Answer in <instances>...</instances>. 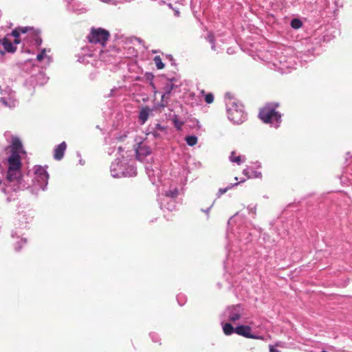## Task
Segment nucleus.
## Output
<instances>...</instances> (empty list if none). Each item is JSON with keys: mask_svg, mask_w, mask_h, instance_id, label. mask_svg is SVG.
Listing matches in <instances>:
<instances>
[{"mask_svg": "<svg viewBox=\"0 0 352 352\" xmlns=\"http://www.w3.org/2000/svg\"><path fill=\"white\" fill-rule=\"evenodd\" d=\"M235 152L232 151L231 153V155L230 156V160L232 162L236 163L237 164H241L242 162H244L245 161V156H234Z\"/></svg>", "mask_w": 352, "mask_h": 352, "instance_id": "4be33fe9", "label": "nucleus"}, {"mask_svg": "<svg viewBox=\"0 0 352 352\" xmlns=\"http://www.w3.org/2000/svg\"><path fill=\"white\" fill-rule=\"evenodd\" d=\"M147 75H148V77H147V78H148V79H151L150 85H151V86L152 87V88H153V92H154V93H156V90H155V89H156V88H155V86L154 83H153V81H152V79H153V76L151 74H148Z\"/></svg>", "mask_w": 352, "mask_h": 352, "instance_id": "72a5a7b5", "label": "nucleus"}, {"mask_svg": "<svg viewBox=\"0 0 352 352\" xmlns=\"http://www.w3.org/2000/svg\"><path fill=\"white\" fill-rule=\"evenodd\" d=\"M256 167H258V168H260V167H261V164H260L259 162H257L256 163Z\"/></svg>", "mask_w": 352, "mask_h": 352, "instance_id": "37998d69", "label": "nucleus"}, {"mask_svg": "<svg viewBox=\"0 0 352 352\" xmlns=\"http://www.w3.org/2000/svg\"><path fill=\"white\" fill-rule=\"evenodd\" d=\"M150 336L153 342H157L158 336L155 333H150Z\"/></svg>", "mask_w": 352, "mask_h": 352, "instance_id": "58836bf2", "label": "nucleus"}, {"mask_svg": "<svg viewBox=\"0 0 352 352\" xmlns=\"http://www.w3.org/2000/svg\"><path fill=\"white\" fill-rule=\"evenodd\" d=\"M102 1L103 2H106V1H107V0H102Z\"/></svg>", "mask_w": 352, "mask_h": 352, "instance_id": "864d4df0", "label": "nucleus"}, {"mask_svg": "<svg viewBox=\"0 0 352 352\" xmlns=\"http://www.w3.org/2000/svg\"><path fill=\"white\" fill-rule=\"evenodd\" d=\"M28 177L32 178L33 186L43 190H45L49 179V175L45 168L40 165L34 166L32 171L28 172L27 177Z\"/></svg>", "mask_w": 352, "mask_h": 352, "instance_id": "39448f33", "label": "nucleus"}, {"mask_svg": "<svg viewBox=\"0 0 352 352\" xmlns=\"http://www.w3.org/2000/svg\"><path fill=\"white\" fill-rule=\"evenodd\" d=\"M347 155L349 156V157H351L349 153H347Z\"/></svg>", "mask_w": 352, "mask_h": 352, "instance_id": "09e8293b", "label": "nucleus"}, {"mask_svg": "<svg viewBox=\"0 0 352 352\" xmlns=\"http://www.w3.org/2000/svg\"><path fill=\"white\" fill-rule=\"evenodd\" d=\"M6 151L10 153L7 158L8 170L6 178V183L2 186L0 181L1 190L5 194L11 191L29 188L30 185L22 177L21 174V154H25L22 142L16 136H12L10 144L6 148Z\"/></svg>", "mask_w": 352, "mask_h": 352, "instance_id": "f257e3e1", "label": "nucleus"}, {"mask_svg": "<svg viewBox=\"0 0 352 352\" xmlns=\"http://www.w3.org/2000/svg\"><path fill=\"white\" fill-rule=\"evenodd\" d=\"M153 60L156 65V67L158 69H162L164 67V64L162 63V60L160 56H155L153 58Z\"/></svg>", "mask_w": 352, "mask_h": 352, "instance_id": "bb28decb", "label": "nucleus"}, {"mask_svg": "<svg viewBox=\"0 0 352 352\" xmlns=\"http://www.w3.org/2000/svg\"><path fill=\"white\" fill-rule=\"evenodd\" d=\"M14 234H16V232H14H14H12V237H14Z\"/></svg>", "mask_w": 352, "mask_h": 352, "instance_id": "de8ad7c7", "label": "nucleus"}, {"mask_svg": "<svg viewBox=\"0 0 352 352\" xmlns=\"http://www.w3.org/2000/svg\"><path fill=\"white\" fill-rule=\"evenodd\" d=\"M261 177V173L256 171V170H252L251 171V175H248V178H259Z\"/></svg>", "mask_w": 352, "mask_h": 352, "instance_id": "2f4dec72", "label": "nucleus"}, {"mask_svg": "<svg viewBox=\"0 0 352 352\" xmlns=\"http://www.w3.org/2000/svg\"><path fill=\"white\" fill-rule=\"evenodd\" d=\"M212 205H213V204H212L210 206V207H209L207 210H203V211H204V212H206V213H208V212H209V210H210V208L212 206Z\"/></svg>", "mask_w": 352, "mask_h": 352, "instance_id": "a19ab883", "label": "nucleus"}, {"mask_svg": "<svg viewBox=\"0 0 352 352\" xmlns=\"http://www.w3.org/2000/svg\"><path fill=\"white\" fill-rule=\"evenodd\" d=\"M67 148V144L65 142H63L56 146L54 148V157L56 160H60L63 159L65 150Z\"/></svg>", "mask_w": 352, "mask_h": 352, "instance_id": "f3484780", "label": "nucleus"}, {"mask_svg": "<svg viewBox=\"0 0 352 352\" xmlns=\"http://www.w3.org/2000/svg\"><path fill=\"white\" fill-rule=\"evenodd\" d=\"M226 107L228 118L231 122L239 124L245 120L246 113L241 103L230 98L226 101Z\"/></svg>", "mask_w": 352, "mask_h": 352, "instance_id": "7ed1b4c3", "label": "nucleus"}, {"mask_svg": "<svg viewBox=\"0 0 352 352\" xmlns=\"http://www.w3.org/2000/svg\"><path fill=\"white\" fill-rule=\"evenodd\" d=\"M159 201L160 208L162 210L166 209L168 211H173L176 208V202L173 199H166V198H162V197L160 196Z\"/></svg>", "mask_w": 352, "mask_h": 352, "instance_id": "2eb2a0df", "label": "nucleus"}, {"mask_svg": "<svg viewBox=\"0 0 352 352\" xmlns=\"http://www.w3.org/2000/svg\"><path fill=\"white\" fill-rule=\"evenodd\" d=\"M0 94L1 95L0 104L10 109L14 108L18 105L19 102L16 98L15 92L9 87L2 89L0 86Z\"/></svg>", "mask_w": 352, "mask_h": 352, "instance_id": "1a4fd4ad", "label": "nucleus"}, {"mask_svg": "<svg viewBox=\"0 0 352 352\" xmlns=\"http://www.w3.org/2000/svg\"><path fill=\"white\" fill-rule=\"evenodd\" d=\"M228 53H229V54L232 53V50H230V49H228Z\"/></svg>", "mask_w": 352, "mask_h": 352, "instance_id": "a18cd8bd", "label": "nucleus"}, {"mask_svg": "<svg viewBox=\"0 0 352 352\" xmlns=\"http://www.w3.org/2000/svg\"><path fill=\"white\" fill-rule=\"evenodd\" d=\"M46 52H47V50L45 48L41 50V52L36 56V59H37V60L41 61L45 58L47 60V64H49L52 61V60H51L50 56L46 55Z\"/></svg>", "mask_w": 352, "mask_h": 352, "instance_id": "5701e85b", "label": "nucleus"}, {"mask_svg": "<svg viewBox=\"0 0 352 352\" xmlns=\"http://www.w3.org/2000/svg\"><path fill=\"white\" fill-rule=\"evenodd\" d=\"M235 333L239 336L247 338L258 339L261 336H256L252 334V329L247 325H239L235 328Z\"/></svg>", "mask_w": 352, "mask_h": 352, "instance_id": "f8f14e48", "label": "nucleus"}, {"mask_svg": "<svg viewBox=\"0 0 352 352\" xmlns=\"http://www.w3.org/2000/svg\"><path fill=\"white\" fill-rule=\"evenodd\" d=\"M248 210H250V212H252V214H255V213H256V208L255 207H248Z\"/></svg>", "mask_w": 352, "mask_h": 352, "instance_id": "ea45409f", "label": "nucleus"}, {"mask_svg": "<svg viewBox=\"0 0 352 352\" xmlns=\"http://www.w3.org/2000/svg\"><path fill=\"white\" fill-rule=\"evenodd\" d=\"M79 163H80L81 165H84L85 162H84L82 159H80V160H79Z\"/></svg>", "mask_w": 352, "mask_h": 352, "instance_id": "79ce46f5", "label": "nucleus"}, {"mask_svg": "<svg viewBox=\"0 0 352 352\" xmlns=\"http://www.w3.org/2000/svg\"><path fill=\"white\" fill-rule=\"evenodd\" d=\"M239 183H235L234 184H230L224 188H220L217 192V197H219L223 194L226 193L229 189L232 188L233 186L238 185Z\"/></svg>", "mask_w": 352, "mask_h": 352, "instance_id": "c85d7f7f", "label": "nucleus"}, {"mask_svg": "<svg viewBox=\"0 0 352 352\" xmlns=\"http://www.w3.org/2000/svg\"><path fill=\"white\" fill-rule=\"evenodd\" d=\"M228 53H229V54L232 53V50H230V49H228Z\"/></svg>", "mask_w": 352, "mask_h": 352, "instance_id": "49530a36", "label": "nucleus"}, {"mask_svg": "<svg viewBox=\"0 0 352 352\" xmlns=\"http://www.w3.org/2000/svg\"><path fill=\"white\" fill-rule=\"evenodd\" d=\"M178 195V190L177 188H170L168 190L164 191V193L162 194V198H166V199H175Z\"/></svg>", "mask_w": 352, "mask_h": 352, "instance_id": "412c9836", "label": "nucleus"}, {"mask_svg": "<svg viewBox=\"0 0 352 352\" xmlns=\"http://www.w3.org/2000/svg\"><path fill=\"white\" fill-rule=\"evenodd\" d=\"M151 148L144 142L138 143L135 148L136 157L142 162H144L146 158L151 156Z\"/></svg>", "mask_w": 352, "mask_h": 352, "instance_id": "9d476101", "label": "nucleus"}, {"mask_svg": "<svg viewBox=\"0 0 352 352\" xmlns=\"http://www.w3.org/2000/svg\"><path fill=\"white\" fill-rule=\"evenodd\" d=\"M302 25V23L300 20L298 19H294L291 21V26L294 29H298L301 28Z\"/></svg>", "mask_w": 352, "mask_h": 352, "instance_id": "cd10ccee", "label": "nucleus"}, {"mask_svg": "<svg viewBox=\"0 0 352 352\" xmlns=\"http://www.w3.org/2000/svg\"><path fill=\"white\" fill-rule=\"evenodd\" d=\"M179 11H178V10L175 11V14L176 16H179Z\"/></svg>", "mask_w": 352, "mask_h": 352, "instance_id": "c03bdc74", "label": "nucleus"}, {"mask_svg": "<svg viewBox=\"0 0 352 352\" xmlns=\"http://www.w3.org/2000/svg\"><path fill=\"white\" fill-rule=\"evenodd\" d=\"M292 56H287L283 52L277 53L269 62V67L272 69H278L282 73L286 72V69L292 67Z\"/></svg>", "mask_w": 352, "mask_h": 352, "instance_id": "423d86ee", "label": "nucleus"}, {"mask_svg": "<svg viewBox=\"0 0 352 352\" xmlns=\"http://www.w3.org/2000/svg\"><path fill=\"white\" fill-rule=\"evenodd\" d=\"M123 151L121 146L118 148V153L121 155L122 159L117 157L110 166V172L113 177H134L137 175L136 168L133 164V162H131V160H129L122 155Z\"/></svg>", "mask_w": 352, "mask_h": 352, "instance_id": "f03ea898", "label": "nucleus"}, {"mask_svg": "<svg viewBox=\"0 0 352 352\" xmlns=\"http://www.w3.org/2000/svg\"><path fill=\"white\" fill-rule=\"evenodd\" d=\"M165 128L162 126L160 124H156L155 126V129L154 130L155 131H164Z\"/></svg>", "mask_w": 352, "mask_h": 352, "instance_id": "c9c22d12", "label": "nucleus"}, {"mask_svg": "<svg viewBox=\"0 0 352 352\" xmlns=\"http://www.w3.org/2000/svg\"><path fill=\"white\" fill-rule=\"evenodd\" d=\"M213 100H214V96L212 94L209 93L206 95L205 101L206 103L210 104L213 102Z\"/></svg>", "mask_w": 352, "mask_h": 352, "instance_id": "473e14b6", "label": "nucleus"}, {"mask_svg": "<svg viewBox=\"0 0 352 352\" xmlns=\"http://www.w3.org/2000/svg\"><path fill=\"white\" fill-rule=\"evenodd\" d=\"M277 103H270L265 106L259 112V118L265 123H269L271 126L278 128L281 122V115L276 109Z\"/></svg>", "mask_w": 352, "mask_h": 352, "instance_id": "20e7f679", "label": "nucleus"}, {"mask_svg": "<svg viewBox=\"0 0 352 352\" xmlns=\"http://www.w3.org/2000/svg\"><path fill=\"white\" fill-rule=\"evenodd\" d=\"M251 171L252 170L250 168H247L243 170V173L248 177V175H251Z\"/></svg>", "mask_w": 352, "mask_h": 352, "instance_id": "4c0bfd02", "label": "nucleus"}, {"mask_svg": "<svg viewBox=\"0 0 352 352\" xmlns=\"http://www.w3.org/2000/svg\"><path fill=\"white\" fill-rule=\"evenodd\" d=\"M109 154L111 155L112 154V151H109Z\"/></svg>", "mask_w": 352, "mask_h": 352, "instance_id": "8fccbe9b", "label": "nucleus"}, {"mask_svg": "<svg viewBox=\"0 0 352 352\" xmlns=\"http://www.w3.org/2000/svg\"><path fill=\"white\" fill-rule=\"evenodd\" d=\"M321 352H328V351L323 350Z\"/></svg>", "mask_w": 352, "mask_h": 352, "instance_id": "603ef678", "label": "nucleus"}, {"mask_svg": "<svg viewBox=\"0 0 352 352\" xmlns=\"http://www.w3.org/2000/svg\"><path fill=\"white\" fill-rule=\"evenodd\" d=\"M228 321H223L221 320V325L223 328V333L226 336H230L232 333H235V328L233 327V326L230 323L227 322Z\"/></svg>", "mask_w": 352, "mask_h": 352, "instance_id": "aec40b11", "label": "nucleus"}, {"mask_svg": "<svg viewBox=\"0 0 352 352\" xmlns=\"http://www.w3.org/2000/svg\"><path fill=\"white\" fill-rule=\"evenodd\" d=\"M188 145L192 146L197 143V138L195 135H189L186 138Z\"/></svg>", "mask_w": 352, "mask_h": 352, "instance_id": "a878e982", "label": "nucleus"}, {"mask_svg": "<svg viewBox=\"0 0 352 352\" xmlns=\"http://www.w3.org/2000/svg\"><path fill=\"white\" fill-rule=\"evenodd\" d=\"M77 155H78V157H80V154L79 153H77Z\"/></svg>", "mask_w": 352, "mask_h": 352, "instance_id": "3c124183", "label": "nucleus"}, {"mask_svg": "<svg viewBox=\"0 0 352 352\" xmlns=\"http://www.w3.org/2000/svg\"><path fill=\"white\" fill-rule=\"evenodd\" d=\"M145 170L151 183L155 184L160 177V170L157 167L153 168L151 165H146Z\"/></svg>", "mask_w": 352, "mask_h": 352, "instance_id": "ddd939ff", "label": "nucleus"}, {"mask_svg": "<svg viewBox=\"0 0 352 352\" xmlns=\"http://www.w3.org/2000/svg\"><path fill=\"white\" fill-rule=\"evenodd\" d=\"M148 134L152 135L155 138H160L161 137L160 134L157 131L154 130L153 131L150 132Z\"/></svg>", "mask_w": 352, "mask_h": 352, "instance_id": "e433bc0d", "label": "nucleus"}, {"mask_svg": "<svg viewBox=\"0 0 352 352\" xmlns=\"http://www.w3.org/2000/svg\"><path fill=\"white\" fill-rule=\"evenodd\" d=\"M32 41L34 43V45L36 46H40L42 43V39L38 33L32 32Z\"/></svg>", "mask_w": 352, "mask_h": 352, "instance_id": "393cba45", "label": "nucleus"}, {"mask_svg": "<svg viewBox=\"0 0 352 352\" xmlns=\"http://www.w3.org/2000/svg\"><path fill=\"white\" fill-rule=\"evenodd\" d=\"M285 344L283 342H277L275 344L269 346L270 352H281L277 347H285Z\"/></svg>", "mask_w": 352, "mask_h": 352, "instance_id": "b1692460", "label": "nucleus"}, {"mask_svg": "<svg viewBox=\"0 0 352 352\" xmlns=\"http://www.w3.org/2000/svg\"><path fill=\"white\" fill-rule=\"evenodd\" d=\"M173 122H174L175 127L177 130H181L182 129V127L184 125V122L183 121L179 120L177 118H174L173 119Z\"/></svg>", "mask_w": 352, "mask_h": 352, "instance_id": "c756f323", "label": "nucleus"}, {"mask_svg": "<svg viewBox=\"0 0 352 352\" xmlns=\"http://www.w3.org/2000/svg\"><path fill=\"white\" fill-rule=\"evenodd\" d=\"M28 31H31V34L32 33V32H34L32 28L28 27L19 28L14 30L12 32V35L16 38L14 39V44H19L20 43V41L17 38L19 36L21 33L25 34Z\"/></svg>", "mask_w": 352, "mask_h": 352, "instance_id": "6ab92c4d", "label": "nucleus"}, {"mask_svg": "<svg viewBox=\"0 0 352 352\" xmlns=\"http://www.w3.org/2000/svg\"><path fill=\"white\" fill-rule=\"evenodd\" d=\"M207 39L208 41V42L210 43L211 44V48L212 50H216V47H215V45H214V36L212 35V34H208V37H207Z\"/></svg>", "mask_w": 352, "mask_h": 352, "instance_id": "7c9ffc66", "label": "nucleus"}, {"mask_svg": "<svg viewBox=\"0 0 352 352\" xmlns=\"http://www.w3.org/2000/svg\"><path fill=\"white\" fill-rule=\"evenodd\" d=\"M159 106H156L153 109L146 106L141 109L139 113V120H140L142 124L145 123V122L148 120L150 113L155 109H157Z\"/></svg>", "mask_w": 352, "mask_h": 352, "instance_id": "a211bd4d", "label": "nucleus"}, {"mask_svg": "<svg viewBox=\"0 0 352 352\" xmlns=\"http://www.w3.org/2000/svg\"><path fill=\"white\" fill-rule=\"evenodd\" d=\"M68 3V10L72 11L76 14H82L87 12V9L82 6L80 2L76 1L74 0L67 1Z\"/></svg>", "mask_w": 352, "mask_h": 352, "instance_id": "dca6fc26", "label": "nucleus"}, {"mask_svg": "<svg viewBox=\"0 0 352 352\" xmlns=\"http://www.w3.org/2000/svg\"><path fill=\"white\" fill-rule=\"evenodd\" d=\"M175 81H176V79L175 78L169 79L168 83L164 86V92L162 96L161 103L158 104V106H160V107L164 108V107H166V105L168 103V98L167 96L170 94V93L173 89L178 87L177 85H175L173 82Z\"/></svg>", "mask_w": 352, "mask_h": 352, "instance_id": "9b49d317", "label": "nucleus"}, {"mask_svg": "<svg viewBox=\"0 0 352 352\" xmlns=\"http://www.w3.org/2000/svg\"><path fill=\"white\" fill-rule=\"evenodd\" d=\"M243 314V309L240 305L229 306L222 313L221 320L234 322L241 318Z\"/></svg>", "mask_w": 352, "mask_h": 352, "instance_id": "0eeeda50", "label": "nucleus"}, {"mask_svg": "<svg viewBox=\"0 0 352 352\" xmlns=\"http://www.w3.org/2000/svg\"><path fill=\"white\" fill-rule=\"evenodd\" d=\"M26 243V239H22L21 240V241L18 242L17 245L15 246L16 251H19L21 250V243Z\"/></svg>", "mask_w": 352, "mask_h": 352, "instance_id": "f704fd0d", "label": "nucleus"}, {"mask_svg": "<svg viewBox=\"0 0 352 352\" xmlns=\"http://www.w3.org/2000/svg\"><path fill=\"white\" fill-rule=\"evenodd\" d=\"M109 38V32L102 28H92L90 34L88 35L87 38L89 41L94 44H100L101 46H104L106 42Z\"/></svg>", "mask_w": 352, "mask_h": 352, "instance_id": "6e6552de", "label": "nucleus"}, {"mask_svg": "<svg viewBox=\"0 0 352 352\" xmlns=\"http://www.w3.org/2000/svg\"><path fill=\"white\" fill-rule=\"evenodd\" d=\"M0 45L3 47V50L0 47V54H3L5 52L13 53L16 49L14 45L7 38L0 39Z\"/></svg>", "mask_w": 352, "mask_h": 352, "instance_id": "4468645a", "label": "nucleus"}]
</instances>
